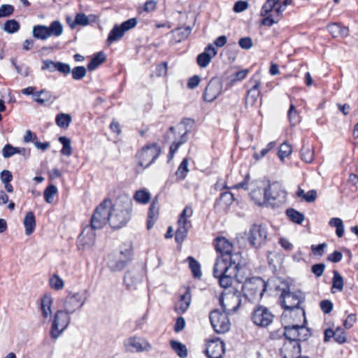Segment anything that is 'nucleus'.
I'll use <instances>...</instances> for the list:
<instances>
[{
	"instance_id": "obj_1",
	"label": "nucleus",
	"mask_w": 358,
	"mask_h": 358,
	"mask_svg": "<svg viewBox=\"0 0 358 358\" xmlns=\"http://www.w3.org/2000/svg\"><path fill=\"white\" fill-rule=\"evenodd\" d=\"M280 304L284 308L283 316L287 317L288 313L294 317V321H300L303 319L306 322L305 310L300 307V304L305 300V296L301 291L290 292L289 287L283 289L280 294Z\"/></svg>"
},
{
	"instance_id": "obj_2",
	"label": "nucleus",
	"mask_w": 358,
	"mask_h": 358,
	"mask_svg": "<svg viewBox=\"0 0 358 358\" xmlns=\"http://www.w3.org/2000/svg\"><path fill=\"white\" fill-rule=\"evenodd\" d=\"M264 194L266 206L278 207L286 201L287 192L282 184L277 181L269 182L268 186L264 189Z\"/></svg>"
},
{
	"instance_id": "obj_3",
	"label": "nucleus",
	"mask_w": 358,
	"mask_h": 358,
	"mask_svg": "<svg viewBox=\"0 0 358 358\" xmlns=\"http://www.w3.org/2000/svg\"><path fill=\"white\" fill-rule=\"evenodd\" d=\"M266 282L259 277L248 279L243 285L244 296L250 301L260 300L266 290Z\"/></svg>"
},
{
	"instance_id": "obj_4",
	"label": "nucleus",
	"mask_w": 358,
	"mask_h": 358,
	"mask_svg": "<svg viewBox=\"0 0 358 358\" xmlns=\"http://www.w3.org/2000/svg\"><path fill=\"white\" fill-rule=\"evenodd\" d=\"M131 201L127 199L122 207L116 206L110 211V225L113 229H120L124 227L131 217Z\"/></svg>"
},
{
	"instance_id": "obj_5",
	"label": "nucleus",
	"mask_w": 358,
	"mask_h": 358,
	"mask_svg": "<svg viewBox=\"0 0 358 358\" xmlns=\"http://www.w3.org/2000/svg\"><path fill=\"white\" fill-rule=\"evenodd\" d=\"M306 323L285 326V338L290 342H296L299 352L301 351L299 343L308 340L311 335L310 329L304 325Z\"/></svg>"
},
{
	"instance_id": "obj_6",
	"label": "nucleus",
	"mask_w": 358,
	"mask_h": 358,
	"mask_svg": "<svg viewBox=\"0 0 358 358\" xmlns=\"http://www.w3.org/2000/svg\"><path fill=\"white\" fill-rule=\"evenodd\" d=\"M193 210L191 206H186L179 215L178 220V229L176 231L175 240L178 244H182L187 237L192 222L189 218L192 216Z\"/></svg>"
},
{
	"instance_id": "obj_7",
	"label": "nucleus",
	"mask_w": 358,
	"mask_h": 358,
	"mask_svg": "<svg viewBox=\"0 0 358 358\" xmlns=\"http://www.w3.org/2000/svg\"><path fill=\"white\" fill-rule=\"evenodd\" d=\"M161 149L156 143L145 145L136 155L138 164L144 169L151 165L159 156Z\"/></svg>"
},
{
	"instance_id": "obj_8",
	"label": "nucleus",
	"mask_w": 358,
	"mask_h": 358,
	"mask_svg": "<svg viewBox=\"0 0 358 358\" xmlns=\"http://www.w3.org/2000/svg\"><path fill=\"white\" fill-rule=\"evenodd\" d=\"M62 32V24L58 20L52 22L49 27L41 24L35 25L32 31L33 36L41 40H45L52 36H59Z\"/></svg>"
},
{
	"instance_id": "obj_9",
	"label": "nucleus",
	"mask_w": 358,
	"mask_h": 358,
	"mask_svg": "<svg viewBox=\"0 0 358 358\" xmlns=\"http://www.w3.org/2000/svg\"><path fill=\"white\" fill-rule=\"evenodd\" d=\"M69 315L64 310H59L55 313L50 331V335L52 339H57L59 337L67 328L71 322Z\"/></svg>"
},
{
	"instance_id": "obj_10",
	"label": "nucleus",
	"mask_w": 358,
	"mask_h": 358,
	"mask_svg": "<svg viewBox=\"0 0 358 358\" xmlns=\"http://www.w3.org/2000/svg\"><path fill=\"white\" fill-rule=\"evenodd\" d=\"M110 201L104 200L96 207L91 218L90 223L96 229H101L107 222L110 223Z\"/></svg>"
},
{
	"instance_id": "obj_11",
	"label": "nucleus",
	"mask_w": 358,
	"mask_h": 358,
	"mask_svg": "<svg viewBox=\"0 0 358 358\" xmlns=\"http://www.w3.org/2000/svg\"><path fill=\"white\" fill-rule=\"evenodd\" d=\"M240 264L234 256L217 257L213 266V276L224 275L235 270H239Z\"/></svg>"
},
{
	"instance_id": "obj_12",
	"label": "nucleus",
	"mask_w": 358,
	"mask_h": 358,
	"mask_svg": "<svg viewBox=\"0 0 358 358\" xmlns=\"http://www.w3.org/2000/svg\"><path fill=\"white\" fill-rule=\"evenodd\" d=\"M87 294L86 289L79 292H69L64 302V310L71 315L81 308L87 301Z\"/></svg>"
},
{
	"instance_id": "obj_13",
	"label": "nucleus",
	"mask_w": 358,
	"mask_h": 358,
	"mask_svg": "<svg viewBox=\"0 0 358 358\" xmlns=\"http://www.w3.org/2000/svg\"><path fill=\"white\" fill-rule=\"evenodd\" d=\"M228 313L217 309L213 310L209 315V319L212 327L217 334L227 332L231 326Z\"/></svg>"
},
{
	"instance_id": "obj_14",
	"label": "nucleus",
	"mask_w": 358,
	"mask_h": 358,
	"mask_svg": "<svg viewBox=\"0 0 358 358\" xmlns=\"http://www.w3.org/2000/svg\"><path fill=\"white\" fill-rule=\"evenodd\" d=\"M222 310L228 314L236 312L241 303V294L238 292H222L219 298Z\"/></svg>"
},
{
	"instance_id": "obj_15",
	"label": "nucleus",
	"mask_w": 358,
	"mask_h": 358,
	"mask_svg": "<svg viewBox=\"0 0 358 358\" xmlns=\"http://www.w3.org/2000/svg\"><path fill=\"white\" fill-rule=\"evenodd\" d=\"M267 236L266 228L262 224H255L250 227L247 239L252 247L259 248L266 244Z\"/></svg>"
},
{
	"instance_id": "obj_16",
	"label": "nucleus",
	"mask_w": 358,
	"mask_h": 358,
	"mask_svg": "<svg viewBox=\"0 0 358 358\" xmlns=\"http://www.w3.org/2000/svg\"><path fill=\"white\" fill-rule=\"evenodd\" d=\"M274 317V315L268 308L263 306H257L252 313L251 320L257 326L267 327L273 322Z\"/></svg>"
},
{
	"instance_id": "obj_17",
	"label": "nucleus",
	"mask_w": 358,
	"mask_h": 358,
	"mask_svg": "<svg viewBox=\"0 0 358 358\" xmlns=\"http://www.w3.org/2000/svg\"><path fill=\"white\" fill-rule=\"evenodd\" d=\"M124 345L126 350L129 352H148L152 349V345L149 342L143 338L137 336L129 337L124 341Z\"/></svg>"
},
{
	"instance_id": "obj_18",
	"label": "nucleus",
	"mask_w": 358,
	"mask_h": 358,
	"mask_svg": "<svg viewBox=\"0 0 358 358\" xmlns=\"http://www.w3.org/2000/svg\"><path fill=\"white\" fill-rule=\"evenodd\" d=\"M222 83L216 78H212L208 83L203 94V98L206 102H212L221 94Z\"/></svg>"
},
{
	"instance_id": "obj_19",
	"label": "nucleus",
	"mask_w": 358,
	"mask_h": 358,
	"mask_svg": "<svg viewBox=\"0 0 358 358\" xmlns=\"http://www.w3.org/2000/svg\"><path fill=\"white\" fill-rule=\"evenodd\" d=\"M204 350L208 358H222L224 353V343L220 339L211 340L207 342Z\"/></svg>"
},
{
	"instance_id": "obj_20",
	"label": "nucleus",
	"mask_w": 358,
	"mask_h": 358,
	"mask_svg": "<svg viewBox=\"0 0 358 358\" xmlns=\"http://www.w3.org/2000/svg\"><path fill=\"white\" fill-rule=\"evenodd\" d=\"M143 278V271L141 269L132 268L127 271L124 277V283L127 289H134Z\"/></svg>"
},
{
	"instance_id": "obj_21",
	"label": "nucleus",
	"mask_w": 358,
	"mask_h": 358,
	"mask_svg": "<svg viewBox=\"0 0 358 358\" xmlns=\"http://www.w3.org/2000/svg\"><path fill=\"white\" fill-rule=\"evenodd\" d=\"M97 229L92 227V223L86 226L78 237V243L83 248H90L92 246L96 240V234L94 231Z\"/></svg>"
},
{
	"instance_id": "obj_22",
	"label": "nucleus",
	"mask_w": 358,
	"mask_h": 358,
	"mask_svg": "<svg viewBox=\"0 0 358 358\" xmlns=\"http://www.w3.org/2000/svg\"><path fill=\"white\" fill-rule=\"evenodd\" d=\"M248 83L252 85V86L247 92L245 96V105L247 106L248 105L253 106L257 103L260 96V91L259 89L260 86V81L258 79L252 78L249 80Z\"/></svg>"
},
{
	"instance_id": "obj_23",
	"label": "nucleus",
	"mask_w": 358,
	"mask_h": 358,
	"mask_svg": "<svg viewBox=\"0 0 358 358\" xmlns=\"http://www.w3.org/2000/svg\"><path fill=\"white\" fill-rule=\"evenodd\" d=\"M215 247L217 252H220V257L234 256V258L238 259V254H232L233 245L224 237H217L215 240Z\"/></svg>"
},
{
	"instance_id": "obj_24",
	"label": "nucleus",
	"mask_w": 358,
	"mask_h": 358,
	"mask_svg": "<svg viewBox=\"0 0 358 358\" xmlns=\"http://www.w3.org/2000/svg\"><path fill=\"white\" fill-rule=\"evenodd\" d=\"M192 301L191 292L189 288L185 292L180 294L178 297V301L174 306V310L177 314L185 313L189 308Z\"/></svg>"
},
{
	"instance_id": "obj_25",
	"label": "nucleus",
	"mask_w": 358,
	"mask_h": 358,
	"mask_svg": "<svg viewBox=\"0 0 358 358\" xmlns=\"http://www.w3.org/2000/svg\"><path fill=\"white\" fill-rule=\"evenodd\" d=\"M217 54V51L213 45H208L205 48L204 52L197 56V64L201 68L206 67L210 64L212 58L215 57Z\"/></svg>"
},
{
	"instance_id": "obj_26",
	"label": "nucleus",
	"mask_w": 358,
	"mask_h": 358,
	"mask_svg": "<svg viewBox=\"0 0 358 358\" xmlns=\"http://www.w3.org/2000/svg\"><path fill=\"white\" fill-rule=\"evenodd\" d=\"M181 124H183L185 126V131L184 134L181 136L180 140L179 141H174L170 146L169 149V158L171 159L174 154L177 152L179 147L183 144L185 142L187 141V134L189 131V129L187 128V127H192V126L194 124V120L191 119H185L181 122Z\"/></svg>"
},
{
	"instance_id": "obj_27",
	"label": "nucleus",
	"mask_w": 358,
	"mask_h": 358,
	"mask_svg": "<svg viewBox=\"0 0 358 358\" xmlns=\"http://www.w3.org/2000/svg\"><path fill=\"white\" fill-rule=\"evenodd\" d=\"M234 195L229 192L220 194V197L215 201V206L222 210H227L234 201Z\"/></svg>"
},
{
	"instance_id": "obj_28",
	"label": "nucleus",
	"mask_w": 358,
	"mask_h": 358,
	"mask_svg": "<svg viewBox=\"0 0 358 358\" xmlns=\"http://www.w3.org/2000/svg\"><path fill=\"white\" fill-rule=\"evenodd\" d=\"M52 299L50 295L45 294L41 299V310L43 317L46 320L50 318L52 315Z\"/></svg>"
},
{
	"instance_id": "obj_29",
	"label": "nucleus",
	"mask_w": 358,
	"mask_h": 358,
	"mask_svg": "<svg viewBox=\"0 0 358 358\" xmlns=\"http://www.w3.org/2000/svg\"><path fill=\"white\" fill-rule=\"evenodd\" d=\"M56 97L53 96L52 93L45 90H41L36 92L34 94V101L39 104H45L47 102L52 103Z\"/></svg>"
},
{
	"instance_id": "obj_30",
	"label": "nucleus",
	"mask_w": 358,
	"mask_h": 358,
	"mask_svg": "<svg viewBox=\"0 0 358 358\" xmlns=\"http://www.w3.org/2000/svg\"><path fill=\"white\" fill-rule=\"evenodd\" d=\"M238 271V270H235L215 278L218 279L219 284L222 287L228 288L231 286L234 278L237 277Z\"/></svg>"
},
{
	"instance_id": "obj_31",
	"label": "nucleus",
	"mask_w": 358,
	"mask_h": 358,
	"mask_svg": "<svg viewBox=\"0 0 358 358\" xmlns=\"http://www.w3.org/2000/svg\"><path fill=\"white\" fill-rule=\"evenodd\" d=\"M66 22L71 29H74L77 25L87 26L90 24V19L85 13H78L73 21L71 22V18L68 17Z\"/></svg>"
},
{
	"instance_id": "obj_32",
	"label": "nucleus",
	"mask_w": 358,
	"mask_h": 358,
	"mask_svg": "<svg viewBox=\"0 0 358 358\" xmlns=\"http://www.w3.org/2000/svg\"><path fill=\"white\" fill-rule=\"evenodd\" d=\"M23 224L25 228V234H31L36 227V219L34 213L31 211L27 213L24 218Z\"/></svg>"
},
{
	"instance_id": "obj_33",
	"label": "nucleus",
	"mask_w": 358,
	"mask_h": 358,
	"mask_svg": "<svg viewBox=\"0 0 358 358\" xmlns=\"http://www.w3.org/2000/svg\"><path fill=\"white\" fill-rule=\"evenodd\" d=\"M159 206L157 201L153 200L151 203L148 215V222H147V227L150 229L154 224L155 220L157 219L158 215Z\"/></svg>"
},
{
	"instance_id": "obj_34",
	"label": "nucleus",
	"mask_w": 358,
	"mask_h": 358,
	"mask_svg": "<svg viewBox=\"0 0 358 358\" xmlns=\"http://www.w3.org/2000/svg\"><path fill=\"white\" fill-rule=\"evenodd\" d=\"M285 214L292 222L297 224H301L305 219L304 215L294 208L287 209Z\"/></svg>"
},
{
	"instance_id": "obj_35",
	"label": "nucleus",
	"mask_w": 358,
	"mask_h": 358,
	"mask_svg": "<svg viewBox=\"0 0 358 358\" xmlns=\"http://www.w3.org/2000/svg\"><path fill=\"white\" fill-rule=\"evenodd\" d=\"M124 34V31L118 24H115L113 28L109 32L108 36L107 42L109 44L121 39Z\"/></svg>"
},
{
	"instance_id": "obj_36",
	"label": "nucleus",
	"mask_w": 358,
	"mask_h": 358,
	"mask_svg": "<svg viewBox=\"0 0 358 358\" xmlns=\"http://www.w3.org/2000/svg\"><path fill=\"white\" fill-rule=\"evenodd\" d=\"M129 262L119 257L118 259H110L108 262V266L112 271H120L124 269Z\"/></svg>"
},
{
	"instance_id": "obj_37",
	"label": "nucleus",
	"mask_w": 358,
	"mask_h": 358,
	"mask_svg": "<svg viewBox=\"0 0 358 358\" xmlns=\"http://www.w3.org/2000/svg\"><path fill=\"white\" fill-rule=\"evenodd\" d=\"M119 257L127 260L129 263L132 260L133 247L131 243H125L122 245Z\"/></svg>"
},
{
	"instance_id": "obj_38",
	"label": "nucleus",
	"mask_w": 358,
	"mask_h": 358,
	"mask_svg": "<svg viewBox=\"0 0 358 358\" xmlns=\"http://www.w3.org/2000/svg\"><path fill=\"white\" fill-rule=\"evenodd\" d=\"M301 158L306 163H311L314 159L313 147L303 144L301 149Z\"/></svg>"
},
{
	"instance_id": "obj_39",
	"label": "nucleus",
	"mask_w": 358,
	"mask_h": 358,
	"mask_svg": "<svg viewBox=\"0 0 358 358\" xmlns=\"http://www.w3.org/2000/svg\"><path fill=\"white\" fill-rule=\"evenodd\" d=\"M250 196L255 204L258 206H266L264 189H255L250 192Z\"/></svg>"
},
{
	"instance_id": "obj_40",
	"label": "nucleus",
	"mask_w": 358,
	"mask_h": 358,
	"mask_svg": "<svg viewBox=\"0 0 358 358\" xmlns=\"http://www.w3.org/2000/svg\"><path fill=\"white\" fill-rule=\"evenodd\" d=\"M170 345L172 349L180 358H185L187 357V350L185 345L177 341H171Z\"/></svg>"
},
{
	"instance_id": "obj_41",
	"label": "nucleus",
	"mask_w": 358,
	"mask_h": 358,
	"mask_svg": "<svg viewBox=\"0 0 358 358\" xmlns=\"http://www.w3.org/2000/svg\"><path fill=\"white\" fill-rule=\"evenodd\" d=\"M106 60V56L102 52H98L88 63L87 69L89 71L95 70L100 64Z\"/></svg>"
},
{
	"instance_id": "obj_42",
	"label": "nucleus",
	"mask_w": 358,
	"mask_h": 358,
	"mask_svg": "<svg viewBox=\"0 0 358 358\" xmlns=\"http://www.w3.org/2000/svg\"><path fill=\"white\" fill-rule=\"evenodd\" d=\"M334 277L332 279L331 292L334 293V289H337L338 292H341L343 289V278L339 272L336 270L333 271Z\"/></svg>"
},
{
	"instance_id": "obj_43",
	"label": "nucleus",
	"mask_w": 358,
	"mask_h": 358,
	"mask_svg": "<svg viewBox=\"0 0 358 358\" xmlns=\"http://www.w3.org/2000/svg\"><path fill=\"white\" fill-rule=\"evenodd\" d=\"M280 0H266L262 7L260 15L266 16L280 3Z\"/></svg>"
},
{
	"instance_id": "obj_44",
	"label": "nucleus",
	"mask_w": 358,
	"mask_h": 358,
	"mask_svg": "<svg viewBox=\"0 0 358 358\" xmlns=\"http://www.w3.org/2000/svg\"><path fill=\"white\" fill-rule=\"evenodd\" d=\"M188 164V159L184 158L180 164L179 165L176 173L178 179L182 180L185 178L187 173L189 172Z\"/></svg>"
},
{
	"instance_id": "obj_45",
	"label": "nucleus",
	"mask_w": 358,
	"mask_h": 358,
	"mask_svg": "<svg viewBox=\"0 0 358 358\" xmlns=\"http://www.w3.org/2000/svg\"><path fill=\"white\" fill-rule=\"evenodd\" d=\"M187 260L189 262V266L192 272L193 276L194 278H199L202 275L200 264L192 257H188Z\"/></svg>"
},
{
	"instance_id": "obj_46",
	"label": "nucleus",
	"mask_w": 358,
	"mask_h": 358,
	"mask_svg": "<svg viewBox=\"0 0 358 358\" xmlns=\"http://www.w3.org/2000/svg\"><path fill=\"white\" fill-rule=\"evenodd\" d=\"M71 120V115L66 113H59L55 118L56 124L61 128H67Z\"/></svg>"
},
{
	"instance_id": "obj_47",
	"label": "nucleus",
	"mask_w": 358,
	"mask_h": 358,
	"mask_svg": "<svg viewBox=\"0 0 358 358\" xmlns=\"http://www.w3.org/2000/svg\"><path fill=\"white\" fill-rule=\"evenodd\" d=\"M134 199L138 203L145 204L150 200V194L145 189L137 190L134 195Z\"/></svg>"
},
{
	"instance_id": "obj_48",
	"label": "nucleus",
	"mask_w": 358,
	"mask_h": 358,
	"mask_svg": "<svg viewBox=\"0 0 358 358\" xmlns=\"http://www.w3.org/2000/svg\"><path fill=\"white\" fill-rule=\"evenodd\" d=\"M59 141L62 144L61 153L65 156H70L72 154V147L71 145L70 138L66 136H61L59 138Z\"/></svg>"
},
{
	"instance_id": "obj_49",
	"label": "nucleus",
	"mask_w": 358,
	"mask_h": 358,
	"mask_svg": "<svg viewBox=\"0 0 358 358\" xmlns=\"http://www.w3.org/2000/svg\"><path fill=\"white\" fill-rule=\"evenodd\" d=\"M20 28V23L15 20H7L3 27V30L8 34H14Z\"/></svg>"
},
{
	"instance_id": "obj_50",
	"label": "nucleus",
	"mask_w": 358,
	"mask_h": 358,
	"mask_svg": "<svg viewBox=\"0 0 358 358\" xmlns=\"http://www.w3.org/2000/svg\"><path fill=\"white\" fill-rule=\"evenodd\" d=\"M57 193V188L54 185H50L44 191L43 196L45 201L51 203L53 201L54 196Z\"/></svg>"
},
{
	"instance_id": "obj_51",
	"label": "nucleus",
	"mask_w": 358,
	"mask_h": 358,
	"mask_svg": "<svg viewBox=\"0 0 358 358\" xmlns=\"http://www.w3.org/2000/svg\"><path fill=\"white\" fill-rule=\"evenodd\" d=\"M287 115L290 124L292 126H294L298 122H299V115H298L295 106H294L293 103L290 104Z\"/></svg>"
},
{
	"instance_id": "obj_52",
	"label": "nucleus",
	"mask_w": 358,
	"mask_h": 358,
	"mask_svg": "<svg viewBox=\"0 0 358 358\" xmlns=\"http://www.w3.org/2000/svg\"><path fill=\"white\" fill-rule=\"evenodd\" d=\"M71 72L74 80H80L86 76L87 70L84 66H79L74 67L72 70L71 69Z\"/></svg>"
},
{
	"instance_id": "obj_53",
	"label": "nucleus",
	"mask_w": 358,
	"mask_h": 358,
	"mask_svg": "<svg viewBox=\"0 0 358 358\" xmlns=\"http://www.w3.org/2000/svg\"><path fill=\"white\" fill-rule=\"evenodd\" d=\"M50 285L52 289L56 290H59L64 287V281L57 274H54L50 278Z\"/></svg>"
},
{
	"instance_id": "obj_54",
	"label": "nucleus",
	"mask_w": 358,
	"mask_h": 358,
	"mask_svg": "<svg viewBox=\"0 0 358 358\" xmlns=\"http://www.w3.org/2000/svg\"><path fill=\"white\" fill-rule=\"evenodd\" d=\"M334 341L339 343L343 344L347 341V334L341 327H337L335 330Z\"/></svg>"
},
{
	"instance_id": "obj_55",
	"label": "nucleus",
	"mask_w": 358,
	"mask_h": 358,
	"mask_svg": "<svg viewBox=\"0 0 358 358\" xmlns=\"http://www.w3.org/2000/svg\"><path fill=\"white\" fill-rule=\"evenodd\" d=\"M20 150L18 148H15L10 144L6 145L2 149V155L4 158H9L16 153H20Z\"/></svg>"
},
{
	"instance_id": "obj_56",
	"label": "nucleus",
	"mask_w": 358,
	"mask_h": 358,
	"mask_svg": "<svg viewBox=\"0 0 358 358\" xmlns=\"http://www.w3.org/2000/svg\"><path fill=\"white\" fill-rule=\"evenodd\" d=\"M11 63L13 64V66H14V68L16 69L17 73L23 76L24 77H27L29 74V67L27 66V65H21V66H19L17 62H16V59L13 58L11 59Z\"/></svg>"
},
{
	"instance_id": "obj_57",
	"label": "nucleus",
	"mask_w": 358,
	"mask_h": 358,
	"mask_svg": "<svg viewBox=\"0 0 358 358\" xmlns=\"http://www.w3.org/2000/svg\"><path fill=\"white\" fill-rule=\"evenodd\" d=\"M292 147L287 143H283L281 144L278 151V157L283 159L284 158L288 157L292 153Z\"/></svg>"
},
{
	"instance_id": "obj_58",
	"label": "nucleus",
	"mask_w": 358,
	"mask_h": 358,
	"mask_svg": "<svg viewBox=\"0 0 358 358\" xmlns=\"http://www.w3.org/2000/svg\"><path fill=\"white\" fill-rule=\"evenodd\" d=\"M14 6L10 4H3L0 7L1 17H6L11 15L14 12Z\"/></svg>"
},
{
	"instance_id": "obj_59",
	"label": "nucleus",
	"mask_w": 358,
	"mask_h": 358,
	"mask_svg": "<svg viewBox=\"0 0 358 358\" xmlns=\"http://www.w3.org/2000/svg\"><path fill=\"white\" fill-rule=\"evenodd\" d=\"M66 76L71 73V67L69 64L61 62H56L55 71Z\"/></svg>"
},
{
	"instance_id": "obj_60",
	"label": "nucleus",
	"mask_w": 358,
	"mask_h": 358,
	"mask_svg": "<svg viewBox=\"0 0 358 358\" xmlns=\"http://www.w3.org/2000/svg\"><path fill=\"white\" fill-rule=\"evenodd\" d=\"M136 24L137 20L136 18L133 17L123 22L120 26L125 33L127 31L135 27Z\"/></svg>"
},
{
	"instance_id": "obj_61",
	"label": "nucleus",
	"mask_w": 358,
	"mask_h": 358,
	"mask_svg": "<svg viewBox=\"0 0 358 358\" xmlns=\"http://www.w3.org/2000/svg\"><path fill=\"white\" fill-rule=\"evenodd\" d=\"M248 73H249L248 69H243V70L236 71L232 76L233 78H232L231 82L236 83V82H239V81L243 80L244 78H246Z\"/></svg>"
},
{
	"instance_id": "obj_62",
	"label": "nucleus",
	"mask_w": 358,
	"mask_h": 358,
	"mask_svg": "<svg viewBox=\"0 0 358 358\" xmlns=\"http://www.w3.org/2000/svg\"><path fill=\"white\" fill-rule=\"evenodd\" d=\"M325 264L323 263H319L313 264L311 267V271L314 273V275L319 278L322 275L324 269H325Z\"/></svg>"
},
{
	"instance_id": "obj_63",
	"label": "nucleus",
	"mask_w": 358,
	"mask_h": 358,
	"mask_svg": "<svg viewBox=\"0 0 358 358\" xmlns=\"http://www.w3.org/2000/svg\"><path fill=\"white\" fill-rule=\"evenodd\" d=\"M320 308L325 314L330 313L333 309V303L327 299L322 300L320 303Z\"/></svg>"
},
{
	"instance_id": "obj_64",
	"label": "nucleus",
	"mask_w": 358,
	"mask_h": 358,
	"mask_svg": "<svg viewBox=\"0 0 358 358\" xmlns=\"http://www.w3.org/2000/svg\"><path fill=\"white\" fill-rule=\"evenodd\" d=\"M264 17L261 21V25L271 27L274 24L278 23L279 21L275 18L273 15L264 16Z\"/></svg>"
}]
</instances>
